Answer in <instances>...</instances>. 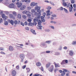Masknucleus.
Instances as JSON below:
<instances>
[{"mask_svg": "<svg viewBox=\"0 0 76 76\" xmlns=\"http://www.w3.org/2000/svg\"><path fill=\"white\" fill-rule=\"evenodd\" d=\"M41 15V14H39V15H37V19H40V17Z\"/></svg>", "mask_w": 76, "mask_h": 76, "instance_id": "32", "label": "nucleus"}, {"mask_svg": "<svg viewBox=\"0 0 76 76\" xmlns=\"http://www.w3.org/2000/svg\"><path fill=\"white\" fill-rule=\"evenodd\" d=\"M27 9L28 10H29L31 9V7H27Z\"/></svg>", "mask_w": 76, "mask_h": 76, "instance_id": "49", "label": "nucleus"}, {"mask_svg": "<svg viewBox=\"0 0 76 76\" xmlns=\"http://www.w3.org/2000/svg\"><path fill=\"white\" fill-rule=\"evenodd\" d=\"M11 74L13 76H16V72L15 70H13L12 71Z\"/></svg>", "mask_w": 76, "mask_h": 76, "instance_id": "5", "label": "nucleus"}, {"mask_svg": "<svg viewBox=\"0 0 76 76\" xmlns=\"http://www.w3.org/2000/svg\"><path fill=\"white\" fill-rule=\"evenodd\" d=\"M0 53L1 54H4V55H5V54H6V53L3 51H1Z\"/></svg>", "mask_w": 76, "mask_h": 76, "instance_id": "48", "label": "nucleus"}, {"mask_svg": "<svg viewBox=\"0 0 76 76\" xmlns=\"http://www.w3.org/2000/svg\"><path fill=\"white\" fill-rule=\"evenodd\" d=\"M21 25H22L23 26H24V23H23V22H21L20 23Z\"/></svg>", "mask_w": 76, "mask_h": 76, "instance_id": "44", "label": "nucleus"}, {"mask_svg": "<svg viewBox=\"0 0 76 76\" xmlns=\"http://www.w3.org/2000/svg\"><path fill=\"white\" fill-rule=\"evenodd\" d=\"M37 22H34L33 23V25H35V26H36L37 25Z\"/></svg>", "mask_w": 76, "mask_h": 76, "instance_id": "46", "label": "nucleus"}, {"mask_svg": "<svg viewBox=\"0 0 76 76\" xmlns=\"http://www.w3.org/2000/svg\"><path fill=\"white\" fill-rule=\"evenodd\" d=\"M25 67H26V65H24L22 67V68L23 69H25Z\"/></svg>", "mask_w": 76, "mask_h": 76, "instance_id": "51", "label": "nucleus"}, {"mask_svg": "<svg viewBox=\"0 0 76 76\" xmlns=\"http://www.w3.org/2000/svg\"><path fill=\"white\" fill-rule=\"evenodd\" d=\"M36 65L37 66H41V64L40 63V62H37V63H36Z\"/></svg>", "mask_w": 76, "mask_h": 76, "instance_id": "17", "label": "nucleus"}, {"mask_svg": "<svg viewBox=\"0 0 76 76\" xmlns=\"http://www.w3.org/2000/svg\"><path fill=\"white\" fill-rule=\"evenodd\" d=\"M56 55H59L60 54V53L58 52H56Z\"/></svg>", "mask_w": 76, "mask_h": 76, "instance_id": "59", "label": "nucleus"}, {"mask_svg": "<svg viewBox=\"0 0 76 76\" xmlns=\"http://www.w3.org/2000/svg\"><path fill=\"white\" fill-rule=\"evenodd\" d=\"M66 63V64L68 63V60H64L62 61V62H61V65H64V64H65Z\"/></svg>", "mask_w": 76, "mask_h": 76, "instance_id": "4", "label": "nucleus"}, {"mask_svg": "<svg viewBox=\"0 0 76 76\" xmlns=\"http://www.w3.org/2000/svg\"><path fill=\"white\" fill-rule=\"evenodd\" d=\"M33 21L34 22H37L38 23V24L39 25H38L37 26L38 27H39V29H42V26H41L42 22H41V21L40 20H38V19L37 18H34L33 19Z\"/></svg>", "mask_w": 76, "mask_h": 76, "instance_id": "1", "label": "nucleus"}, {"mask_svg": "<svg viewBox=\"0 0 76 76\" xmlns=\"http://www.w3.org/2000/svg\"><path fill=\"white\" fill-rule=\"evenodd\" d=\"M25 13L26 14V15H28V14H29V11H26L25 12Z\"/></svg>", "mask_w": 76, "mask_h": 76, "instance_id": "35", "label": "nucleus"}, {"mask_svg": "<svg viewBox=\"0 0 76 76\" xmlns=\"http://www.w3.org/2000/svg\"><path fill=\"white\" fill-rule=\"evenodd\" d=\"M73 7L74 8H76V5L75 4H73Z\"/></svg>", "mask_w": 76, "mask_h": 76, "instance_id": "64", "label": "nucleus"}, {"mask_svg": "<svg viewBox=\"0 0 76 76\" xmlns=\"http://www.w3.org/2000/svg\"><path fill=\"white\" fill-rule=\"evenodd\" d=\"M51 23H57L55 21H51L50 22Z\"/></svg>", "mask_w": 76, "mask_h": 76, "instance_id": "38", "label": "nucleus"}, {"mask_svg": "<svg viewBox=\"0 0 76 76\" xmlns=\"http://www.w3.org/2000/svg\"><path fill=\"white\" fill-rule=\"evenodd\" d=\"M62 4L65 7L67 6V3L66 2H63L62 3Z\"/></svg>", "mask_w": 76, "mask_h": 76, "instance_id": "26", "label": "nucleus"}, {"mask_svg": "<svg viewBox=\"0 0 76 76\" xmlns=\"http://www.w3.org/2000/svg\"><path fill=\"white\" fill-rule=\"evenodd\" d=\"M16 69H18V70L19 68V65L17 66L16 67Z\"/></svg>", "mask_w": 76, "mask_h": 76, "instance_id": "54", "label": "nucleus"}, {"mask_svg": "<svg viewBox=\"0 0 76 76\" xmlns=\"http://www.w3.org/2000/svg\"><path fill=\"white\" fill-rule=\"evenodd\" d=\"M14 50V48L12 46H10L9 47V50H10V51H13Z\"/></svg>", "mask_w": 76, "mask_h": 76, "instance_id": "8", "label": "nucleus"}, {"mask_svg": "<svg viewBox=\"0 0 76 76\" xmlns=\"http://www.w3.org/2000/svg\"><path fill=\"white\" fill-rule=\"evenodd\" d=\"M45 32H50V29H45Z\"/></svg>", "mask_w": 76, "mask_h": 76, "instance_id": "42", "label": "nucleus"}, {"mask_svg": "<svg viewBox=\"0 0 76 76\" xmlns=\"http://www.w3.org/2000/svg\"><path fill=\"white\" fill-rule=\"evenodd\" d=\"M40 69H41V70H42V72H44V68H43V67L42 66L40 68Z\"/></svg>", "mask_w": 76, "mask_h": 76, "instance_id": "52", "label": "nucleus"}, {"mask_svg": "<svg viewBox=\"0 0 76 76\" xmlns=\"http://www.w3.org/2000/svg\"><path fill=\"white\" fill-rule=\"evenodd\" d=\"M73 8H72V7H69V12H72V9Z\"/></svg>", "mask_w": 76, "mask_h": 76, "instance_id": "23", "label": "nucleus"}, {"mask_svg": "<svg viewBox=\"0 0 76 76\" xmlns=\"http://www.w3.org/2000/svg\"><path fill=\"white\" fill-rule=\"evenodd\" d=\"M20 57L21 59V62L23 61V60L25 58V55L23 54H21L20 55Z\"/></svg>", "mask_w": 76, "mask_h": 76, "instance_id": "3", "label": "nucleus"}, {"mask_svg": "<svg viewBox=\"0 0 76 76\" xmlns=\"http://www.w3.org/2000/svg\"><path fill=\"white\" fill-rule=\"evenodd\" d=\"M51 8H52L50 6H49L47 8V9H48V10H50L51 9Z\"/></svg>", "mask_w": 76, "mask_h": 76, "instance_id": "37", "label": "nucleus"}, {"mask_svg": "<svg viewBox=\"0 0 76 76\" xmlns=\"http://www.w3.org/2000/svg\"><path fill=\"white\" fill-rule=\"evenodd\" d=\"M46 14H45V12H44L43 13V16L44 17H45V15Z\"/></svg>", "mask_w": 76, "mask_h": 76, "instance_id": "53", "label": "nucleus"}, {"mask_svg": "<svg viewBox=\"0 0 76 76\" xmlns=\"http://www.w3.org/2000/svg\"><path fill=\"white\" fill-rule=\"evenodd\" d=\"M51 42V41H47L45 42V43H47V44H50V43Z\"/></svg>", "mask_w": 76, "mask_h": 76, "instance_id": "28", "label": "nucleus"}, {"mask_svg": "<svg viewBox=\"0 0 76 76\" xmlns=\"http://www.w3.org/2000/svg\"><path fill=\"white\" fill-rule=\"evenodd\" d=\"M26 70H27V73H29L30 71H31L30 69L29 68H26Z\"/></svg>", "mask_w": 76, "mask_h": 76, "instance_id": "14", "label": "nucleus"}, {"mask_svg": "<svg viewBox=\"0 0 76 76\" xmlns=\"http://www.w3.org/2000/svg\"><path fill=\"white\" fill-rule=\"evenodd\" d=\"M74 52L72 50L69 51V55L70 56H73Z\"/></svg>", "mask_w": 76, "mask_h": 76, "instance_id": "7", "label": "nucleus"}, {"mask_svg": "<svg viewBox=\"0 0 76 76\" xmlns=\"http://www.w3.org/2000/svg\"><path fill=\"white\" fill-rule=\"evenodd\" d=\"M18 18L19 19H21V15L20 14H19L18 15Z\"/></svg>", "mask_w": 76, "mask_h": 76, "instance_id": "22", "label": "nucleus"}, {"mask_svg": "<svg viewBox=\"0 0 76 76\" xmlns=\"http://www.w3.org/2000/svg\"><path fill=\"white\" fill-rule=\"evenodd\" d=\"M66 75L65 73H62L61 74V76H64V75Z\"/></svg>", "mask_w": 76, "mask_h": 76, "instance_id": "63", "label": "nucleus"}, {"mask_svg": "<svg viewBox=\"0 0 76 76\" xmlns=\"http://www.w3.org/2000/svg\"><path fill=\"white\" fill-rule=\"evenodd\" d=\"M50 65H51V63L50 62H49L48 63L46 66V69H48L49 67L50 66Z\"/></svg>", "mask_w": 76, "mask_h": 76, "instance_id": "12", "label": "nucleus"}, {"mask_svg": "<svg viewBox=\"0 0 76 76\" xmlns=\"http://www.w3.org/2000/svg\"><path fill=\"white\" fill-rule=\"evenodd\" d=\"M23 18H24V19H26V15H23Z\"/></svg>", "mask_w": 76, "mask_h": 76, "instance_id": "56", "label": "nucleus"}, {"mask_svg": "<svg viewBox=\"0 0 76 76\" xmlns=\"http://www.w3.org/2000/svg\"><path fill=\"white\" fill-rule=\"evenodd\" d=\"M72 45H75V44H76V41H74L72 42Z\"/></svg>", "mask_w": 76, "mask_h": 76, "instance_id": "29", "label": "nucleus"}, {"mask_svg": "<svg viewBox=\"0 0 76 76\" xmlns=\"http://www.w3.org/2000/svg\"><path fill=\"white\" fill-rule=\"evenodd\" d=\"M14 23L15 25H17V23L18 24H19V23L18 22V21L16 20L14 21Z\"/></svg>", "mask_w": 76, "mask_h": 76, "instance_id": "16", "label": "nucleus"}, {"mask_svg": "<svg viewBox=\"0 0 76 76\" xmlns=\"http://www.w3.org/2000/svg\"><path fill=\"white\" fill-rule=\"evenodd\" d=\"M13 14L14 16H16V13L15 11H13Z\"/></svg>", "mask_w": 76, "mask_h": 76, "instance_id": "43", "label": "nucleus"}, {"mask_svg": "<svg viewBox=\"0 0 76 76\" xmlns=\"http://www.w3.org/2000/svg\"><path fill=\"white\" fill-rule=\"evenodd\" d=\"M64 12L66 13H68V10H67L65 8H64Z\"/></svg>", "mask_w": 76, "mask_h": 76, "instance_id": "20", "label": "nucleus"}, {"mask_svg": "<svg viewBox=\"0 0 76 76\" xmlns=\"http://www.w3.org/2000/svg\"><path fill=\"white\" fill-rule=\"evenodd\" d=\"M44 53H45V52H41L40 53V55H41L42 54H44Z\"/></svg>", "mask_w": 76, "mask_h": 76, "instance_id": "60", "label": "nucleus"}, {"mask_svg": "<svg viewBox=\"0 0 76 76\" xmlns=\"http://www.w3.org/2000/svg\"><path fill=\"white\" fill-rule=\"evenodd\" d=\"M5 17H6V15L5 14H3L2 15V18L4 19H4H7L5 18Z\"/></svg>", "mask_w": 76, "mask_h": 76, "instance_id": "21", "label": "nucleus"}, {"mask_svg": "<svg viewBox=\"0 0 76 76\" xmlns=\"http://www.w3.org/2000/svg\"><path fill=\"white\" fill-rule=\"evenodd\" d=\"M16 4H20V5H22V4L21 3V1H20L19 2H18L16 3Z\"/></svg>", "mask_w": 76, "mask_h": 76, "instance_id": "25", "label": "nucleus"}, {"mask_svg": "<svg viewBox=\"0 0 76 76\" xmlns=\"http://www.w3.org/2000/svg\"><path fill=\"white\" fill-rule=\"evenodd\" d=\"M16 5H18V8H20L21 7V6L22 5H20V4H16Z\"/></svg>", "mask_w": 76, "mask_h": 76, "instance_id": "47", "label": "nucleus"}, {"mask_svg": "<svg viewBox=\"0 0 76 76\" xmlns=\"http://www.w3.org/2000/svg\"><path fill=\"white\" fill-rule=\"evenodd\" d=\"M4 24L5 25H8V22L5 21H4Z\"/></svg>", "mask_w": 76, "mask_h": 76, "instance_id": "31", "label": "nucleus"}, {"mask_svg": "<svg viewBox=\"0 0 76 76\" xmlns=\"http://www.w3.org/2000/svg\"><path fill=\"white\" fill-rule=\"evenodd\" d=\"M10 18H12V19H15V18L14 17L12 14H10Z\"/></svg>", "mask_w": 76, "mask_h": 76, "instance_id": "13", "label": "nucleus"}, {"mask_svg": "<svg viewBox=\"0 0 76 76\" xmlns=\"http://www.w3.org/2000/svg\"><path fill=\"white\" fill-rule=\"evenodd\" d=\"M30 5L31 7H34V2H32L31 4Z\"/></svg>", "mask_w": 76, "mask_h": 76, "instance_id": "34", "label": "nucleus"}, {"mask_svg": "<svg viewBox=\"0 0 76 76\" xmlns=\"http://www.w3.org/2000/svg\"><path fill=\"white\" fill-rule=\"evenodd\" d=\"M35 16H37L38 15H39V13H37V12H36L34 13Z\"/></svg>", "mask_w": 76, "mask_h": 76, "instance_id": "41", "label": "nucleus"}, {"mask_svg": "<svg viewBox=\"0 0 76 76\" xmlns=\"http://www.w3.org/2000/svg\"><path fill=\"white\" fill-rule=\"evenodd\" d=\"M27 21L29 22H31L32 21V20L31 19H28L27 20Z\"/></svg>", "mask_w": 76, "mask_h": 76, "instance_id": "40", "label": "nucleus"}, {"mask_svg": "<svg viewBox=\"0 0 76 76\" xmlns=\"http://www.w3.org/2000/svg\"><path fill=\"white\" fill-rule=\"evenodd\" d=\"M51 16L52 17H53V18H54V17H56V15H52Z\"/></svg>", "mask_w": 76, "mask_h": 76, "instance_id": "58", "label": "nucleus"}, {"mask_svg": "<svg viewBox=\"0 0 76 76\" xmlns=\"http://www.w3.org/2000/svg\"><path fill=\"white\" fill-rule=\"evenodd\" d=\"M42 46H45V42H42L40 44V46L41 47Z\"/></svg>", "mask_w": 76, "mask_h": 76, "instance_id": "18", "label": "nucleus"}, {"mask_svg": "<svg viewBox=\"0 0 76 76\" xmlns=\"http://www.w3.org/2000/svg\"><path fill=\"white\" fill-rule=\"evenodd\" d=\"M40 75L39 74H36L34 75L35 76H39Z\"/></svg>", "mask_w": 76, "mask_h": 76, "instance_id": "55", "label": "nucleus"}, {"mask_svg": "<svg viewBox=\"0 0 76 76\" xmlns=\"http://www.w3.org/2000/svg\"><path fill=\"white\" fill-rule=\"evenodd\" d=\"M59 69H54V71L55 73H56V72H57V71H58V70Z\"/></svg>", "mask_w": 76, "mask_h": 76, "instance_id": "36", "label": "nucleus"}, {"mask_svg": "<svg viewBox=\"0 0 76 76\" xmlns=\"http://www.w3.org/2000/svg\"><path fill=\"white\" fill-rule=\"evenodd\" d=\"M50 27L52 29H54V26H50Z\"/></svg>", "mask_w": 76, "mask_h": 76, "instance_id": "62", "label": "nucleus"}, {"mask_svg": "<svg viewBox=\"0 0 76 76\" xmlns=\"http://www.w3.org/2000/svg\"><path fill=\"white\" fill-rule=\"evenodd\" d=\"M10 23H11V25H13V24H14V22L13 20H11L10 21Z\"/></svg>", "mask_w": 76, "mask_h": 76, "instance_id": "27", "label": "nucleus"}, {"mask_svg": "<svg viewBox=\"0 0 76 76\" xmlns=\"http://www.w3.org/2000/svg\"><path fill=\"white\" fill-rule=\"evenodd\" d=\"M26 8V6L25 5H23L20 8V10H25V9Z\"/></svg>", "mask_w": 76, "mask_h": 76, "instance_id": "11", "label": "nucleus"}, {"mask_svg": "<svg viewBox=\"0 0 76 76\" xmlns=\"http://www.w3.org/2000/svg\"><path fill=\"white\" fill-rule=\"evenodd\" d=\"M63 9L64 8L63 7H61L59 8L57 10H63Z\"/></svg>", "mask_w": 76, "mask_h": 76, "instance_id": "19", "label": "nucleus"}, {"mask_svg": "<svg viewBox=\"0 0 76 76\" xmlns=\"http://www.w3.org/2000/svg\"><path fill=\"white\" fill-rule=\"evenodd\" d=\"M55 66L56 67H60V65H59L58 64H55Z\"/></svg>", "mask_w": 76, "mask_h": 76, "instance_id": "24", "label": "nucleus"}, {"mask_svg": "<svg viewBox=\"0 0 76 76\" xmlns=\"http://www.w3.org/2000/svg\"><path fill=\"white\" fill-rule=\"evenodd\" d=\"M30 31L32 32V34H34V35H36L37 34V33L35 32V31L33 29H31L30 30Z\"/></svg>", "mask_w": 76, "mask_h": 76, "instance_id": "9", "label": "nucleus"}, {"mask_svg": "<svg viewBox=\"0 0 76 76\" xmlns=\"http://www.w3.org/2000/svg\"><path fill=\"white\" fill-rule=\"evenodd\" d=\"M41 20L42 22H45V19H44V18H43V19H42V20Z\"/></svg>", "mask_w": 76, "mask_h": 76, "instance_id": "39", "label": "nucleus"}, {"mask_svg": "<svg viewBox=\"0 0 76 76\" xmlns=\"http://www.w3.org/2000/svg\"><path fill=\"white\" fill-rule=\"evenodd\" d=\"M53 70H54V66L53 65H52L50 68L48 69V70L50 72H52Z\"/></svg>", "mask_w": 76, "mask_h": 76, "instance_id": "6", "label": "nucleus"}, {"mask_svg": "<svg viewBox=\"0 0 76 76\" xmlns=\"http://www.w3.org/2000/svg\"><path fill=\"white\" fill-rule=\"evenodd\" d=\"M35 10L34 9L31 10V12L32 13H35Z\"/></svg>", "mask_w": 76, "mask_h": 76, "instance_id": "50", "label": "nucleus"}, {"mask_svg": "<svg viewBox=\"0 0 76 76\" xmlns=\"http://www.w3.org/2000/svg\"><path fill=\"white\" fill-rule=\"evenodd\" d=\"M28 26H33V23L29 22L28 23Z\"/></svg>", "mask_w": 76, "mask_h": 76, "instance_id": "15", "label": "nucleus"}, {"mask_svg": "<svg viewBox=\"0 0 76 76\" xmlns=\"http://www.w3.org/2000/svg\"><path fill=\"white\" fill-rule=\"evenodd\" d=\"M50 53V51L48 50L45 52V53Z\"/></svg>", "mask_w": 76, "mask_h": 76, "instance_id": "57", "label": "nucleus"}, {"mask_svg": "<svg viewBox=\"0 0 76 76\" xmlns=\"http://www.w3.org/2000/svg\"><path fill=\"white\" fill-rule=\"evenodd\" d=\"M41 9V6H38V5H36V7L35 8V10H37V12H38V13H39V15H41V10H40V9Z\"/></svg>", "mask_w": 76, "mask_h": 76, "instance_id": "2", "label": "nucleus"}, {"mask_svg": "<svg viewBox=\"0 0 76 76\" xmlns=\"http://www.w3.org/2000/svg\"><path fill=\"white\" fill-rule=\"evenodd\" d=\"M24 24L25 25H28V23L27 22V21H25L24 23Z\"/></svg>", "mask_w": 76, "mask_h": 76, "instance_id": "61", "label": "nucleus"}, {"mask_svg": "<svg viewBox=\"0 0 76 76\" xmlns=\"http://www.w3.org/2000/svg\"><path fill=\"white\" fill-rule=\"evenodd\" d=\"M14 7H15V5L13 3L9 5V7L10 8H14Z\"/></svg>", "mask_w": 76, "mask_h": 76, "instance_id": "10", "label": "nucleus"}, {"mask_svg": "<svg viewBox=\"0 0 76 76\" xmlns=\"http://www.w3.org/2000/svg\"><path fill=\"white\" fill-rule=\"evenodd\" d=\"M3 19L2 18H0V23H1L3 22Z\"/></svg>", "mask_w": 76, "mask_h": 76, "instance_id": "45", "label": "nucleus"}, {"mask_svg": "<svg viewBox=\"0 0 76 76\" xmlns=\"http://www.w3.org/2000/svg\"><path fill=\"white\" fill-rule=\"evenodd\" d=\"M25 30L26 31H29V27H26L25 28Z\"/></svg>", "mask_w": 76, "mask_h": 76, "instance_id": "30", "label": "nucleus"}, {"mask_svg": "<svg viewBox=\"0 0 76 76\" xmlns=\"http://www.w3.org/2000/svg\"><path fill=\"white\" fill-rule=\"evenodd\" d=\"M50 3L51 5H52V6H55V5L54 4V3L52 1H50Z\"/></svg>", "mask_w": 76, "mask_h": 76, "instance_id": "33", "label": "nucleus"}]
</instances>
